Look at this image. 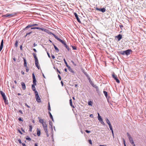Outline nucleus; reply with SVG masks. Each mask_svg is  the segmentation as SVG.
<instances>
[{
  "instance_id": "40",
  "label": "nucleus",
  "mask_w": 146,
  "mask_h": 146,
  "mask_svg": "<svg viewBox=\"0 0 146 146\" xmlns=\"http://www.w3.org/2000/svg\"><path fill=\"white\" fill-rule=\"evenodd\" d=\"M32 75H33V79L34 80V79H36L35 76V74H34V73Z\"/></svg>"
},
{
  "instance_id": "25",
  "label": "nucleus",
  "mask_w": 146,
  "mask_h": 146,
  "mask_svg": "<svg viewBox=\"0 0 146 146\" xmlns=\"http://www.w3.org/2000/svg\"><path fill=\"white\" fill-rule=\"evenodd\" d=\"M36 79L33 80V85H36Z\"/></svg>"
},
{
  "instance_id": "64",
  "label": "nucleus",
  "mask_w": 146,
  "mask_h": 146,
  "mask_svg": "<svg viewBox=\"0 0 146 146\" xmlns=\"http://www.w3.org/2000/svg\"><path fill=\"white\" fill-rule=\"evenodd\" d=\"M64 46L66 48H67L68 47V46L66 44H65V45Z\"/></svg>"
},
{
  "instance_id": "7",
  "label": "nucleus",
  "mask_w": 146,
  "mask_h": 146,
  "mask_svg": "<svg viewBox=\"0 0 146 146\" xmlns=\"http://www.w3.org/2000/svg\"><path fill=\"white\" fill-rule=\"evenodd\" d=\"M96 10L101 11L102 13L105 12L106 11L105 8H103L99 9L97 7L96 8Z\"/></svg>"
},
{
  "instance_id": "4",
  "label": "nucleus",
  "mask_w": 146,
  "mask_h": 146,
  "mask_svg": "<svg viewBox=\"0 0 146 146\" xmlns=\"http://www.w3.org/2000/svg\"><path fill=\"white\" fill-rule=\"evenodd\" d=\"M35 97L36 101L38 102H41L40 99L38 95V93L37 91L35 92Z\"/></svg>"
},
{
  "instance_id": "21",
  "label": "nucleus",
  "mask_w": 146,
  "mask_h": 146,
  "mask_svg": "<svg viewBox=\"0 0 146 146\" xmlns=\"http://www.w3.org/2000/svg\"><path fill=\"white\" fill-rule=\"evenodd\" d=\"M100 122L103 125H105V123L103 121V119H98Z\"/></svg>"
},
{
  "instance_id": "23",
  "label": "nucleus",
  "mask_w": 146,
  "mask_h": 146,
  "mask_svg": "<svg viewBox=\"0 0 146 146\" xmlns=\"http://www.w3.org/2000/svg\"><path fill=\"white\" fill-rule=\"evenodd\" d=\"M49 124L50 126V127L52 129V123L51 121H50L49 122Z\"/></svg>"
},
{
  "instance_id": "58",
  "label": "nucleus",
  "mask_w": 146,
  "mask_h": 146,
  "mask_svg": "<svg viewBox=\"0 0 146 146\" xmlns=\"http://www.w3.org/2000/svg\"><path fill=\"white\" fill-rule=\"evenodd\" d=\"M119 27H120V28L121 29H122V27H123V26L122 25H119Z\"/></svg>"
},
{
  "instance_id": "26",
  "label": "nucleus",
  "mask_w": 146,
  "mask_h": 146,
  "mask_svg": "<svg viewBox=\"0 0 146 146\" xmlns=\"http://www.w3.org/2000/svg\"><path fill=\"white\" fill-rule=\"evenodd\" d=\"M44 131H45V133H46L47 136V137H48L49 136V135L48 134V129L44 130Z\"/></svg>"
},
{
  "instance_id": "12",
  "label": "nucleus",
  "mask_w": 146,
  "mask_h": 146,
  "mask_svg": "<svg viewBox=\"0 0 146 146\" xmlns=\"http://www.w3.org/2000/svg\"><path fill=\"white\" fill-rule=\"evenodd\" d=\"M35 29L41 30L42 31H44V29L43 28H40V27H32L31 28V29Z\"/></svg>"
},
{
  "instance_id": "28",
  "label": "nucleus",
  "mask_w": 146,
  "mask_h": 146,
  "mask_svg": "<svg viewBox=\"0 0 146 146\" xmlns=\"http://www.w3.org/2000/svg\"><path fill=\"white\" fill-rule=\"evenodd\" d=\"M54 47L55 50L57 52H58L59 51V50L58 48L55 45H54Z\"/></svg>"
},
{
  "instance_id": "1",
  "label": "nucleus",
  "mask_w": 146,
  "mask_h": 146,
  "mask_svg": "<svg viewBox=\"0 0 146 146\" xmlns=\"http://www.w3.org/2000/svg\"><path fill=\"white\" fill-rule=\"evenodd\" d=\"M40 122L41 123L42 125L44 130L47 129V126L46 122L43 120V119H40Z\"/></svg>"
},
{
  "instance_id": "19",
  "label": "nucleus",
  "mask_w": 146,
  "mask_h": 146,
  "mask_svg": "<svg viewBox=\"0 0 146 146\" xmlns=\"http://www.w3.org/2000/svg\"><path fill=\"white\" fill-rule=\"evenodd\" d=\"M68 68V70L71 72H74V71L72 69L70 68V67L69 66L68 67H67Z\"/></svg>"
},
{
  "instance_id": "2",
  "label": "nucleus",
  "mask_w": 146,
  "mask_h": 146,
  "mask_svg": "<svg viewBox=\"0 0 146 146\" xmlns=\"http://www.w3.org/2000/svg\"><path fill=\"white\" fill-rule=\"evenodd\" d=\"M0 93L3 97V99L4 100L5 103L6 104L7 98L5 95V94L2 91H0Z\"/></svg>"
},
{
  "instance_id": "47",
  "label": "nucleus",
  "mask_w": 146,
  "mask_h": 146,
  "mask_svg": "<svg viewBox=\"0 0 146 146\" xmlns=\"http://www.w3.org/2000/svg\"><path fill=\"white\" fill-rule=\"evenodd\" d=\"M33 56H34V58H35V57H37L36 56V54H35L34 53H33Z\"/></svg>"
},
{
  "instance_id": "53",
  "label": "nucleus",
  "mask_w": 146,
  "mask_h": 146,
  "mask_svg": "<svg viewBox=\"0 0 146 146\" xmlns=\"http://www.w3.org/2000/svg\"><path fill=\"white\" fill-rule=\"evenodd\" d=\"M25 106H26L28 108H30V107L28 106L27 104H25Z\"/></svg>"
},
{
  "instance_id": "14",
  "label": "nucleus",
  "mask_w": 146,
  "mask_h": 146,
  "mask_svg": "<svg viewBox=\"0 0 146 146\" xmlns=\"http://www.w3.org/2000/svg\"><path fill=\"white\" fill-rule=\"evenodd\" d=\"M35 85H32V88L33 91H35V92L37 91L36 90V88L35 86Z\"/></svg>"
},
{
  "instance_id": "37",
  "label": "nucleus",
  "mask_w": 146,
  "mask_h": 146,
  "mask_svg": "<svg viewBox=\"0 0 146 146\" xmlns=\"http://www.w3.org/2000/svg\"><path fill=\"white\" fill-rule=\"evenodd\" d=\"M88 104L90 106H92V102L91 101H90L88 102Z\"/></svg>"
},
{
  "instance_id": "57",
  "label": "nucleus",
  "mask_w": 146,
  "mask_h": 146,
  "mask_svg": "<svg viewBox=\"0 0 146 146\" xmlns=\"http://www.w3.org/2000/svg\"><path fill=\"white\" fill-rule=\"evenodd\" d=\"M22 144L23 146H26L25 144L24 143H22Z\"/></svg>"
},
{
  "instance_id": "56",
  "label": "nucleus",
  "mask_w": 146,
  "mask_h": 146,
  "mask_svg": "<svg viewBox=\"0 0 146 146\" xmlns=\"http://www.w3.org/2000/svg\"><path fill=\"white\" fill-rule=\"evenodd\" d=\"M51 56H52V58L53 59H54L55 58V57L53 55V54H52L51 55Z\"/></svg>"
},
{
  "instance_id": "10",
  "label": "nucleus",
  "mask_w": 146,
  "mask_h": 146,
  "mask_svg": "<svg viewBox=\"0 0 146 146\" xmlns=\"http://www.w3.org/2000/svg\"><path fill=\"white\" fill-rule=\"evenodd\" d=\"M44 31L46 32V33H47L49 35H52V34L53 33L51 32L50 31L48 30V29H44Z\"/></svg>"
},
{
  "instance_id": "13",
  "label": "nucleus",
  "mask_w": 146,
  "mask_h": 146,
  "mask_svg": "<svg viewBox=\"0 0 146 146\" xmlns=\"http://www.w3.org/2000/svg\"><path fill=\"white\" fill-rule=\"evenodd\" d=\"M22 88L23 90H25L26 89V86L25 84L23 82L21 83Z\"/></svg>"
},
{
  "instance_id": "3",
  "label": "nucleus",
  "mask_w": 146,
  "mask_h": 146,
  "mask_svg": "<svg viewBox=\"0 0 146 146\" xmlns=\"http://www.w3.org/2000/svg\"><path fill=\"white\" fill-rule=\"evenodd\" d=\"M127 135L128 137L130 142L131 143L132 145L134 144V142L133 140V139L129 134L128 133H127Z\"/></svg>"
},
{
  "instance_id": "61",
  "label": "nucleus",
  "mask_w": 146,
  "mask_h": 146,
  "mask_svg": "<svg viewBox=\"0 0 146 146\" xmlns=\"http://www.w3.org/2000/svg\"><path fill=\"white\" fill-rule=\"evenodd\" d=\"M47 54H48V57L50 58V56L49 54V53L48 52H47Z\"/></svg>"
},
{
  "instance_id": "42",
  "label": "nucleus",
  "mask_w": 146,
  "mask_h": 146,
  "mask_svg": "<svg viewBox=\"0 0 146 146\" xmlns=\"http://www.w3.org/2000/svg\"><path fill=\"white\" fill-rule=\"evenodd\" d=\"M123 141L124 146H126V145L125 144V141L124 139H123Z\"/></svg>"
},
{
  "instance_id": "51",
  "label": "nucleus",
  "mask_w": 146,
  "mask_h": 146,
  "mask_svg": "<svg viewBox=\"0 0 146 146\" xmlns=\"http://www.w3.org/2000/svg\"><path fill=\"white\" fill-rule=\"evenodd\" d=\"M87 133H90L91 132V131H88V130H86L85 131Z\"/></svg>"
},
{
  "instance_id": "27",
  "label": "nucleus",
  "mask_w": 146,
  "mask_h": 146,
  "mask_svg": "<svg viewBox=\"0 0 146 146\" xmlns=\"http://www.w3.org/2000/svg\"><path fill=\"white\" fill-rule=\"evenodd\" d=\"M59 41L61 42L64 45L65 44H66L65 42L61 39H60Z\"/></svg>"
},
{
  "instance_id": "35",
  "label": "nucleus",
  "mask_w": 146,
  "mask_h": 146,
  "mask_svg": "<svg viewBox=\"0 0 146 146\" xmlns=\"http://www.w3.org/2000/svg\"><path fill=\"white\" fill-rule=\"evenodd\" d=\"M15 47H17L18 46V42L17 40H16L15 41Z\"/></svg>"
},
{
  "instance_id": "50",
  "label": "nucleus",
  "mask_w": 146,
  "mask_h": 146,
  "mask_svg": "<svg viewBox=\"0 0 146 146\" xmlns=\"http://www.w3.org/2000/svg\"><path fill=\"white\" fill-rule=\"evenodd\" d=\"M29 69L27 67H26V71L27 72H28L29 71Z\"/></svg>"
},
{
  "instance_id": "29",
  "label": "nucleus",
  "mask_w": 146,
  "mask_h": 146,
  "mask_svg": "<svg viewBox=\"0 0 146 146\" xmlns=\"http://www.w3.org/2000/svg\"><path fill=\"white\" fill-rule=\"evenodd\" d=\"M33 27L32 24L31 25H27L25 28V29H27L28 28H29L30 27Z\"/></svg>"
},
{
  "instance_id": "46",
  "label": "nucleus",
  "mask_w": 146,
  "mask_h": 146,
  "mask_svg": "<svg viewBox=\"0 0 146 146\" xmlns=\"http://www.w3.org/2000/svg\"><path fill=\"white\" fill-rule=\"evenodd\" d=\"M88 141H89V143L91 145H92V140H90V139Z\"/></svg>"
},
{
  "instance_id": "31",
  "label": "nucleus",
  "mask_w": 146,
  "mask_h": 146,
  "mask_svg": "<svg viewBox=\"0 0 146 146\" xmlns=\"http://www.w3.org/2000/svg\"><path fill=\"white\" fill-rule=\"evenodd\" d=\"M64 63H65V64H66V66L67 67H68V66H69L68 65V64H67V62H66V60H65V59H64Z\"/></svg>"
},
{
  "instance_id": "55",
  "label": "nucleus",
  "mask_w": 146,
  "mask_h": 146,
  "mask_svg": "<svg viewBox=\"0 0 146 146\" xmlns=\"http://www.w3.org/2000/svg\"><path fill=\"white\" fill-rule=\"evenodd\" d=\"M90 117L91 118H93V114H91L90 115Z\"/></svg>"
},
{
  "instance_id": "8",
  "label": "nucleus",
  "mask_w": 146,
  "mask_h": 146,
  "mask_svg": "<svg viewBox=\"0 0 146 146\" xmlns=\"http://www.w3.org/2000/svg\"><path fill=\"white\" fill-rule=\"evenodd\" d=\"M131 51V50L130 49H128L125 51V55H129L130 54V52Z\"/></svg>"
},
{
  "instance_id": "30",
  "label": "nucleus",
  "mask_w": 146,
  "mask_h": 146,
  "mask_svg": "<svg viewBox=\"0 0 146 146\" xmlns=\"http://www.w3.org/2000/svg\"><path fill=\"white\" fill-rule=\"evenodd\" d=\"M26 139L27 140H29V141H31V139L28 136H27L26 137Z\"/></svg>"
},
{
  "instance_id": "45",
  "label": "nucleus",
  "mask_w": 146,
  "mask_h": 146,
  "mask_svg": "<svg viewBox=\"0 0 146 146\" xmlns=\"http://www.w3.org/2000/svg\"><path fill=\"white\" fill-rule=\"evenodd\" d=\"M73 49L74 50H76V46H72Z\"/></svg>"
},
{
  "instance_id": "59",
  "label": "nucleus",
  "mask_w": 146,
  "mask_h": 146,
  "mask_svg": "<svg viewBox=\"0 0 146 146\" xmlns=\"http://www.w3.org/2000/svg\"><path fill=\"white\" fill-rule=\"evenodd\" d=\"M68 50V51H70V48H69V47L68 46L67 48H66Z\"/></svg>"
},
{
  "instance_id": "32",
  "label": "nucleus",
  "mask_w": 146,
  "mask_h": 146,
  "mask_svg": "<svg viewBox=\"0 0 146 146\" xmlns=\"http://www.w3.org/2000/svg\"><path fill=\"white\" fill-rule=\"evenodd\" d=\"M106 121L107 123H108L109 125L111 124L110 122V121L108 119H107Z\"/></svg>"
},
{
  "instance_id": "43",
  "label": "nucleus",
  "mask_w": 146,
  "mask_h": 146,
  "mask_svg": "<svg viewBox=\"0 0 146 146\" xmlns=\"http://www.w3.org/2000/svg\"><path fill=\"white\" fill-rule=\"evenodd\" d=\"M98 119H102L101 116L98 113Z\"/></svg>"
},
{
  "instance_id": "44",
  "label": "nucleus",
  "mask_w": 146,
  "mask_h": 146,
  "mask_svg": "<svg viewBox=\"0 0 146 146\" xmlns=\"http://www.w3.org/2000/svg\"><path fill=\"white\" fill-rule=\"evenodd\" d=\"M48 109L49 110H50V104H49V103H48Z\"/></svg>"
},
{
  "instance_id": "48",
  "label": "nucleus",
  "mask_w": 146,
  "mask_h": 146,
  "mask_svg": "<svg viewBox=\"0 0 146 146\" xmlns=\"http://www.w3.org/2000/svg\"><path fill=\"white\" fill-rule=\"evenodd\" d=\"M31 33H32V32H31L29 33H27L26 34V35L25 36H27L28 35H29Z\"/></svg>"
},
{
  "instance_id": "36",
  "label": "nucleus",
  "mask_w": 146,
  "mask_h": 146,
  "mask_svg": "<svg viewBox=\"0 0 146 146\" xmlns=\"http://www.w3.org/2000/svg\"><path fill=\"white\" fill-rule=\"evenodd\" d=\"M49 113L50 115V117L51 119H53V117L52 116V115L50 113V112H49Z\"/></svg>"
},
{
  "instance_id": "20",
  "label": "nucleus",
  "mask_w": 146,
  "mask_h": 146,
  "mask_svg": "<svg viewBox=\"0 0 146 146\" xmlns=\"http://www.w3.org/2000/svg\"><path fill=\"white\" fill-rule=\"evenodd\" d=\"M3 40H2L1 43V45L0 47L3 48Z\"/></svg>"
},
{
  "instance_id": "24",
  "label": "nucleus",
  "mask_w": 146,
  "mask_h": 146,
  "mask_svg": "<svg viewBox=\"0 0 146 146\" xmlns=\"http://www.w3.org/2000/svg\"><path fill=\"white\" fill-rule=\"evenodd\" d=\"M37 135L38 136H39L40 135V130H38V129H37Z\"/></svg>"
},
{
  "instance_id": "18",
  "label": "nucleus",
  "mask_w": 146,
  "mask_h": 146,
  "mask_svg": "<svg viewBox=\"0 0 146 146\" xmlns=\"http://www.w3.org/2000/svg\"><path fill=\"white\" fill-rule=\"evenodd\" d=\"M90 84L92 85L94 87L96 88H97V86H96V85H94L93 83H92V82H91V81L90 80Z\"/></svg>"
},
{
  "instance_id": "22",
  "label": "nucleus",
  "mask_w": 146,
  "mask_h": 146,
  "mask_svg": "<svg viewBox=\"0 0 146 146\" xmlns=\"http://www.w3.org/2000/svg\"><path fill=\"white\" fill-rule=\"evenodd\" d=\"M36 66L37 68L39 69L40 68V66L38 65L39 63L38 62H35Z\"/></svg>"
},
{
  "instance_id": "60",
  "label": "nucleus",
  "mask_w": 146,
  "mask_h": 146,
  "mask_svg": "<svg viewBox=\"0 0 146 146\" xmlns=\"http://www.w3.org/2000/svg\"><path fill=\"white\" fill-rule=\"evenodd\" d=\"M109 127H110V129H111V128H112V126H111V125H109Z\"/></svg>"
},
{
  "instance_id": "39",
  "label": "nucleus",
  "mask_w": 146,
  "mask_h": 146,
  "mask_svg": "<svg viewBox=\"0 0 146 146\" xmlns=\"http://www.w3.org/2000/svg\"><path fill=\"white\" fill-rule=\"evenodd\" d=\"M35 62H38V58L37 57H35Z\"/></svg>"
},
{
  "instance_id": "5",
  "label": "nucleus",
  "mask_w": 146,
  "mask_h": 146,
  "mask_svg": "<svg viewBox=\"0 0 146 146\" xmlns=\"http://www.w3.org/2000/svg\"><path fill=\"white\" fill-rule=\"evenodd\" d=\"M17 14V13H14L11 14H7L3 16L4 17H14L15 15Z\"/></svg>"
},
{
  "instance_id": "52",
  "label": "nucleus",
  "mask_w": 146,
  "mask_h": 146,
  "mask_svg": "<svg viewBox=\"0 0 146 146\" xmlns=\"http://www.w3.org/2000/svg\"><path fill=\"white\" fill-rule=\"evenodd\" d=\"M18 141H19V143H21V144H22V143L21 142V140L20 139H19L18 140Z\"/></svg>"
},
{
  "instance_id": "6",
  "label": "nucleus",
  "mask_w": 146,
  "mask_h": 146,
  "mask_svg": "<svg viewBox=\"0 0 146 146\" xmlns=\"http://www.w3.org/2000/svg\"><path fill=\"white\" fill-rule=\"evenodd\" d=\"M112 76L113 78L114 79L116 80L117 82L118 83H119L120 81L119 80V79L117 78V76L115 75L114 73L112 74Z\"/></svg>"
},
{
  "instance_id": "17",
  "label": "nucleus",
  "mask_w": 146,
  "mask_h": 146,
  "mask_svg": "<svg viewBox=\"0 0 146 146\" xmlns=\"http://www.w3.org/2000/svg\"><path fill=\"white\" fill-rule=\"evenodd\" d=\"M70 106L72 107V108H74V106H73L72 105V100L71 99H70Z\"/></svg>"
},
{
  "instance_id": "63",
  "label": "nucleus",
  "mask_w": 146,
  "mask_h": 146,
  "mask_svg": "<svg viewBox=\"0 0 146 146\" xmlns=\"http://www.w3.org/2000/svg\"><path fill=\"white\" fill-rule=\"evenodd\" d=\"M99 146H107L106 145H99Z\"/></svg>"
},
{
  "instance_id": "33",
  "label": "nucleus",
  "mask_w": 146,
  "mask_h": 146,
  "mask_svg": "<svg viewBox=\"0 0 146 146\" xmlns=\"http://www.w3.org/2000/svg\"><path fill=\"white\" fill-rule=\"evenodd\" d=\"M104 95H105V96H106V97H107V95H108L107 92L105 91H104Z\"/></svg>"
},
{
  "instance_id": "62",
  "label": "nucleus",
  "mask_w": 146,
  "mask_h": 146,
  "mask_svg": "<svg viewBox=\"0 0 146 146\" xmlns=\"http://www.w3.org/2000/svg\"><path fill=\"white\" fill-rule=\"evenodd\" d=\"M33 45L34 46H36L37 45L35 43H34L33 44Z\"/></svg>"
},
{
  "instance_id": "38",
  "label": "nucleus",
  "mask_w": 146,
  "mask_h": 146,
  "mask_svg": "<svg viewBox=\"0 0 146 146\" xmlns=\"http://www.w3.org/2000/svg\"><path fill=\"white\" fill-rule=\"evenodd\" d=\"M71 62L72 63V64L74 65V66H76V64L75 63H74V62L73 61L71 60Z\"/></svg>"
},
{
  "instance_id": "11",
  "label": "nucleus",
  "mask_w": 146,
  "mask_h": 146,
  "mask_svg": "<svg viewBox=\"0 0 146 146\" xmlns=\"http://www.w3.org/2000/svg\"><path fill=\"white\" fill-rule=\"evenodd\" d=\"M116 38L118 39V41H119L122 38V35L121 34H119L116 36Z\"/></svg>"
},
{
  "instance_id": "49",
  "label": "nucleus",
  "mask_w": 146,
  "mask_h": 146,
  "mask_svg": "<svg viewBox=\"0 0 146 146\" xmlns=\"http://www.w3.org/2000/svg\"><path fill=\"white\" fill-rule=\"evenodd\" d=\"M38 25L36 24H32V26H38Z\"/></svg>"
},
{
  "instance_id": "41",
  "label": "nucleus",
  "mask_w": 146,
  "mask_h": 146,
  "mask_svg": "<svg viewBox=\"0 0 146 146\" xmlns=\"http://www.w3.org/2000/svg\"><path fill=\"white\" fill-rule=\"evenodd\" d=\"M32 126L30 125L29 126V130L30 131H32Z\"/></svg>"
},
{
  "instance_id": "54",
  "label": "nucleus",
  "mask_w": 146,
  "mask_h": 146,
  "mask_svg": "<svg viewBox=\"0 0 146 146\" xmlns=\"http://www.w3.org/2000/svg\"><path fill=\"white\" fill-rule=\"evenodd\" d=\"M58 77L59 80H61V78L60 76V75H58Z\"/></svg>"
},
{
  "instance_id": "34",
  "label": "nucleus",
  "mask_w": 146,
  "mask_h": 146,
  "mask_svg": "<svg viewBox=\"0 0 146 146\" xmlns=\"http://www.w3.org/2000/svg\"><path fill=\"white\" fill-rule=\"evenodd\" d=\"M125 51H122L121 52V54L123 55H125Z\"/></svg>"
},
{
  "instance_id": "9",
  "label": "nucleus",
  "mask_w": 146,
  "mask_h": 146,
  "mask_svg": "<svg viewBox=\"0 0 146 146\" xmlns=\"http://www.w3.org/2000/svg\"><path fill=\"white\" fill-rule=\"evenodd\" d=\"M74 15L75 16V17L76 18L78 21L80 23H81V21H80V20L79 19V18L77 14L76 13H74Z\"/></svg>"
},
{
  "instance_id": "15",
  "label": "nucleus",
  "mask_w": 146,
  "mask_h": 146,
  "mask_svg": "<svg viewBox=\"0 0 146 146\" xmlns=\"http://www.w3.org/2000/svg\"><path fill=\"white\" fill-rule=\"evenodd\" d=\"M23 60H24V66L25 67H27V62H26V60L25 58H23Z\"/></svg>"
},
{
  "instance_id": "16",
  "label": "nucleus",
  "mask_w": 146,
  "mask_h": 146,
  "mask_svg": "<svg viewBox=\"0 0 146 146\" xmlns=\"http://www.w3.org/2000/svg\"><path fill=\"white\" fill-rule=\"evenodd\" d=\"M52 35L54 36V37L55 38L57 39L59 41L61 39H60L57 36H56L54 34H53V33L52 34Z\"/></svg>"
}]
</instances>
